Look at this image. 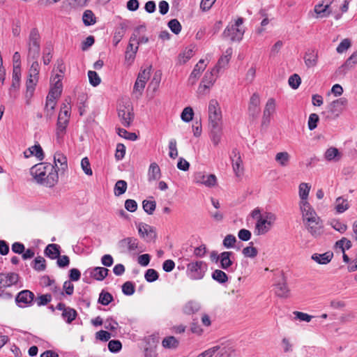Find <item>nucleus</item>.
Instances as JSON below:
<instances>
[{
  "label": "nucleus",
  "instance_id": "obj_1",
  "mask_svg": "<svg viewBox=\"0 0 357 357\" xmlns=\"http://www.w3.org/2000/svg\"><path fill=\"white\" fill-rule=\"evenodd\" d=\"M31 174L37 183L46 187L54 186L59 180L55 167L50 163L41 162L31 169Z\"/></svg>",
  "mask_w": 357,
  "mask_h": 357
},
{
  "label": "nucleus",
  "instance_id": "obj_2",
  "mask_svg": "<svg viewBox=\"0 0 357 357\" xmlns=\"http://www.w3.org/2000/svg\"><path fill=\"white\" fill-rule=\"evenodd\" d=\"M27 49L28 61L38 59L40 53V36L36 28H33L30 31L27 40Z\"/></svg>",
  "mask_w": 357,
  "mask_h": 357
},
{
  "label": "nucleus",
  "instance_id": "obj_3",
  "mask_svg": "<svg viewBox=\"0 0 357 357\" xmlns=\"http://www.w3.org/2000/svg\"><path fill=\"white\" fill-rule=\"evenodd\" d=\"M208 112V128L221 127L222 124V112L216 100L212 99L209 101Z\"/></svg>",
  "mask_w": 357,
  "mask_h": 357
},
{
  "label": "nucleus",
  "instance_id": "obj_4",
  "mask_svg": "<svg viewBox=\"0 0 357 357\" xmlns=\"http://www.w3.org/2000/svg\"><path fill=\"white\" fill-rule=\"evenodd\" d=\"M208 269V265L203 261H195L187 265V275L193 280H202Z\"/></svg>",
  "mask_w": 357,
  "mask_h": 357
},
{
  "label": "nucleus",
  "instance_id": "obj_5",
  "mask_svg": "<svg viewBox=\"0 0 357 357\" xmlns=\"http://www.w3.org/2000/svg\"><path fill=\"white\" fill-rule=\"evenodd\" d=\"M118 245L122 252L132 253L142 252L139 246L138 239L134 237H127L121 239L119 241Z\"/></svg>",
  "mask_w": 357,
  "mask_h": 357
},
{
  "label": "nucleus",
  "instance_id": "obj_6",
  "mask_svg": "<svg viewBox=\"0 0 357 357\" xmlns=\"http://www.w3.org/2000/svg\"><path fill=\"white\" fill-rule=\"evenodd\" d=\"M118 115L122 125L127 128L130 127L134 118L130 105H120L118 109Z\"/></svg>",
  "mask_w": 357,
  "mask_h": 357
},
{
  "label": "nucleus",
  "instance_id": "obj_7",
  "mask_svg": "<svg viewBox=\"0 0 357 357\" xmlns=\"http://www.w3.org/2000/svg\"><path fill=\"white\" fill-rule=\"evenodd\" d=\"M34 294L29 290H22L15 297V302L20 307L30 306L34 299Z\"/></svg>",
  "mask_w": 357,
  "mask_h": 357
},
{
  "label": "nucleus",
  "instance_id": "obj_8",
  "mask_svg": "<svg viewBox=\"0 0 357 357\" xmlns=\"http://www.w3.org/2000/svg\"><path fill=\"white\" fill-rule=\"evenodd\" d=\"M348 100L346 98H340L333 100L328 106V111L335 117H337L346 108Z\"/></svg>",
  "mask_w": 357,
  "mask_h": 357
},
{
  "label": "nucleus",
  "instance_id": "obj_9",
  "mask_svg": "<svg viewBox=\"0 0 357 357\" xmlns=\"http://www.w3.org/2000/svg\"><path fill=\"white\" fill-rule=\"evenodd\" d=\"M138 232L142 238H146L147 242L155 241L157 234L155 229L145 223L140 222L137 225Z\"/></svg>",
  "mask_w": 357,
  "mask_h": 357
},
{
  "label": "nucleus",
  "instance_id": "obj_10",
  "mask_svg": "<svg viewBox=\"0 0 357 357\" xmlns=\"http://www.w3.org/2000/svg\"><path fill=\"white\" fill-rule=\"evenodd\" d=\"M215 349V357H237V354L231 344H221L213 347Z\"/></svg>",
  "mask_w": 357,
  "mask_h": 357
},
{
  "label": "nucleus",
  "instance_id": "obj_11",
  "mask_svg": "<svg viewBox=\"0 0 357 357\" xmlns=\"http://www.w3.org/2000/svg\"><path fill=\"white\" fill-rule=\"evenodd\" d=\"M244 32V30L241 28L227 26L222 33V36L225 38H229L231 42H239L242 40Z\"/></svg>",
  "mask_w": 357,
  "mask_h": 357
},
{
  "label": "nucleus",
  "instance_id": "obj_12",
  "mask_svg": "<svg viewBox=\"0 0 357 357\" xmlns=\"http://www.w3.org/2000/svg\"><path fill=\"white\" fill-rule=\"evenodd\" d=\"M56 308L62 312L61 317L68 324L72 323L77 316V312L75 309L67 307L63 303H58Z\"/></svg>",
  "mask_w": 357,
  "mask_h": 357
},
{
  "label": "nucleus",
  "instance_id": "obj_13",
  "mask_svg": "<svg viewBox=\"0 0 357 357\" xmlns=\"http://www.w3.org/2000/svg\"><path fill=\"white\" fill-rule=\"evenodd\" d=\"M308 231L314 236L317 237L323 233V224L319 218L316 219H310L309 221L304 222Z\"/></svg>",
  "mask_w": 357,
  "mask_h": 357
},
{
  "label": "nucleus",
  "instance_id": "obj_14",
  "mask_svg": "<svg viewBox=\"0 0 357 357\" xmlns=\"http://www.w3.org/2000/svg\"><path fill=\"white\" fill-rule=\"evenodd\" d=\"M151 66L140 71L134 85V90L140 93L143 91L147 80L149 79Z\"/></svg>",
  "mask_w": 357,
  "mask_h": 357
},
{
  "label": "nucleus",
  "instance_id": "obj_15",
  "mask_svg": "<svg viewBox=\"0 0 357 357\" xmlns=\"http://www.w3.org/2000/svg\"><path fill=\"white\" fill-rule=\"evenodd\" d=\"M260 98L257 93H254L250 97L248 105V114L252 119H256L260 113Z\"/></svg>",
  "mask_w": 357,
  "mask_h": 357
},
{
  "label": "nucleus",
  "instance_id": "obj_16",
  "mask_svg": "<svg viewBox=\"0 0 357 357\" xmlns=\"http://www.w3.org/2000/svg\"><path fill=\"white\" fill-rule=\"evenodd\" d=\"M194 181L207 187H212L216 184L217 179L214 174L205 175L202 172H197L195 174Z\"/></svg>",
  "mask_w": 357,
  "mask_h": 357
},
{
  "label": "nucleus",
  "instance_id": "obj_17",
  "mask_svg": "<svg viewBox=\"0 0 357 357\" xmlns=\"http://www.w3.org/2000/svg\"><path fill=\"white\" fill-rule=\"evenodd\" d=\"M232 167L236 176L240 177L243 174V161L239 152L236 149L231 152Z\"/></svg>",
  "mask_w": 357,
  "mask_h": 357
},
{
  "label": "nucleus",
  "instance_id": "obj_18",
  "mask_svg": "<svg viewBox=\"0 0 357 357\" xmlns=\"http://www.w3.org/2000/svg\"><path fill=\"white\" fill-rule=\"evenodd\" d=\"M146 31V26L145 24H141L135 28L133 33L130 37L128 45L126 47L127 51L137 52L139 47L138 45H134V42L137 40V37L142 32Z\"/></svg>",
  "mask_w": 357,
  "mask_h": 357
},
{
  "label": "nucleus",
  "instance_id": "obj_19",
  "mask_svg": "<svg viewBox=\"0 0 357 357\" xmlns=\"http://www.w3.org/2000/svg\"><path fill=\"white\" fill-rule=\"evenodd\" d=\"M19 275L15 273H0V288L8 287L17 284Z\"/></svg>",
  "mask_w": 357,
  "mask_h": 357
},
{
  "label": "nucleus",
  "instance_id": "obj_20",
  "mask_svg": "<svg viewBox=\"0 0 357 357\" xmlns=\"http://www.w3.org/2000/svg\"><path fill=\"white\" fill-rule=\"evenodd\" d=\"M232 48L229 47L226 50L225 54L218 59L217 64L213 68V71L218 74L222 69H225L229 64L232 55Z\"/></svg>",
  "mask_w": 357,
  "mask_h": 357
},
{
  "label": "nucleus",
  "instance_id": "obj_21",
  "mask_svg": "<svg viewBox=\"0 0 357 357\" xmlns=\"http://www.w3.org/2000/svg\"><path fill=\"white\" fill-rule=\"evenodd\" d=\"M300 209L302 212L303 222L309 221L311 218L316 219L319 218L309 202L300 203Z\"/></svg>",
  "mask_w": 357,
  "mask_h": 357
},
{
  "label": "nucleus",
  "instance_id": "obj_22",
  "mask_svg": "<svg viewBox=\"0 0 357 357\" xmlns=\"http://www.w3.org/2000/svg\"><path fill=\"white\" fill-rule=\"evenodd\" d=\"M220 266L224 270H228L234 264V254L230 251L220 253Z\"/></svg>",
  "mask_w": 357,
  "mask_h": 357
},
{
  "label": "nucleus",
  "instance_id": "obj_23",
  "mask_svg": "<svg viewBox=\"0 0 357 357\" xmlns=\"http://www.w3.org/2000/svg\"><path fill=\"white\" fill-rule=\"evenodd\" d=\"M205 68L206 65L204 64V60H199V63L195 65L193 70L192 71L188 79V82L192 85L195 84Z\"/></svg>",
  "mask_w": 357,
  "mask_h": 357
},
{
  "label": "nucleus",
  "instance_id": "obj_24",
  "mask_svg": "<svg viewBox=\"0 0 357 357\" xmlns=\"http://www.w3.org/2000/svg\"><path fill=\"white\" fill-rule=\"evenodd\" d=\"M128 22L127 21H123L119 23L118 27L115 30L113 36V43L114 46H117L119 42L124 36L126 29L128 28Z\"/></svg>",
  "mask_w": 357,
  "mask_h": 357
},
{
  "label": "nucleus",
  "instance_id": "obj_25",
  "mask_svg": "<svg viewBox=\"0 0 357 357\" xmlns=\"http://www.w3.org/2000/svg\"><path fill=\"white\" fill-rule=\"evenodd\" d=\"M271 227L272 225L269 220L259 217L255 225V233L257 235L265 234L271 229Z\"/></svg>",
  "mask_w": 357,
  "mask_h": 357
},
{
  "label": "nucleus",
  "instance_id": "obj_26",
  "mask_svg": "<svg viewBox=\"0 0 357 357\" xmlns=\"http://www.w3.org/2000/svg\"><path fill=\"white\" fill-rule=\"evenodd\" d=\"M305 64L307 68H313L318 62V52L314 50H308L304 56Z\"/></svg>",
  "mask_w": 357,
  "mask_h": 357
},
{
  "label": "nucleus",
  "instance_id": "obj_27",
  "mask_svg": "<svg viewBox=\"0 0 357 357\" xmlns=\"http://www.w3.org/2000/svg\"><path fill=\"white\" fill-rule=\"evenodd\" d=\"M218 74L215 73V71H213V68L211 72H206L203 77L202 82L199 85V89H208L215 82L216 77Z\"/></svg>",
  "mask_w": 357,
  "mask_h": 357
},
{
  "label": "nucleus",
  "instance_id": "obj_28",
  "mask_svg": "<svg viewBox=\"0 0 357 357\" xmlns=\"http://www.w3.org/2000/svg\"><path fill=\"white\" fill-rule=\"evenodd\" d=\"M275 294L281 298H287L289 296L290 290L284 277L282 278L281 281H279L275 284Z\"/></svg>",
  "mask_w": 357,
  "mask_h": 357
},
{
  "label": "nucleus",
  "instance_id": "obj_29",
  "mask_svg": "<svg viewBox=\"0 0 357 357\" xmlns=\"http://www.w3.org/2000/svg\"><path fill=\"white\" fill-rule=\"evenodd\" d=\"M38 81V79L28 77L26 82V90L25 93V98L26 99V104L28 105L29 104L30 100L33 95Z\"/></svg>",
  "mask_w": 357,
  "mask_h": 357
},
{
  "label": "nucleus",
  "instance_id": "obj_30",
  "mask_svg": "<svg viewBox=\"0 0 357 357\" xmlns=\"http://www.w3.org/2000/svg\"><path fill=\"white\" fill-rule=\"evenodd\" d=\"M333 257V253L328 251L323 254L314 253L312 255L311 258L319 264H327L331 261Z\"/></svg>",
  "mask_w": 357,
  "mask_h": 357
},
{
  "label": "nucleus",
  "instance_id": "obj_31",
  "mask_svg": "<svg viewBox=\"0 0 357 357\" xmlns=\"http://www.w3.org/2000/svg\"><path fill=\"white\" fill-rule=\"evenodd\" d=\"M275 100L274 98H269L265 105L263 114L264 122L269 121L271 116L275 112Z\"/></svg>",
  "mask_w": 357,
  "mask_h": 357
},
{
  "label": "nucleus",
  "instance_id": "obj_32",
  "mask_svg": "<svg viewBox=\"0 0 357 357\" xmlns=\"http://www.w3.org/2000/svg\"><path fill=\"white\" fill-rule=\"evenodd\" d=\"M60 246L57 244H49L45 249V255L52 259L58 258L60 255Z\"/></svg>",
  "mask_w": 357,
  "mask_h": 357
},
{
  "label": "nucleus",
  "instance_id": "obj_33",
  "mask_svg": "<svg viewBox=\"0 0 357 357\" xmlns=\"http://www.w3.org/2000/svg\"><path fill=\"white\" fill-rule=\"evenodd\" d=\"M161 172L158 165L156 162H152L148 170V179L149 181H155L160 178Z\"/></svg>",
  "mask_w": 357,
  "mask_h": 357
},
{
  "label": "nucleus",
  "instance_id": "obj_34",
  "mask_svg": "<svg viewBox=\"0 0 357 357\" xmlns=\"http://www.w3.org/2000/svg\"><path fill=\"white\" fill-rule=\"evenodd\" d=\"M326 4L319 3L314 7V12L321 17H327L330 15L331 11L328 10L329 5L331 0H326Z\"/></svg>",
  "mask_w": 357,
  "mask_h": 357
},
{
  "label": "nucleus",
  "instance_id": "obj_35",
  "mask_svg": "<svg viewBox=\"0 0 357 357\" xmlns=\"http://www.w3.org/2000/svg\"><path fill=\"white\" fill-rule=\"evenodd\" d=\"M201 307L198 302L190 301L187 302L183 307V312L185 314H192L197 312Z\"/></svg>",
  "mask_w": 357,
  "mask_h": 357
},
{
  "label": "nucleus",
  "instance_id": "obj_36",
  "mask_svg": "<svg viewBox=\"0 0 357 357\" xmlns=\"http://www.w3.org/2000/svg\"><path fill=\"white\" fill-rule=\"evenodd\" d=\"M209 130L210 138L213 144L215 146L218 145L222 137V126L209 128Z\"/></svg>",
  "mask_w": 357,
  "mask_h": 357
},
{
  "label": "nucleus",
  "instance_id": "obj_37",
  "mask_svg": "<svg viewBox=\"0 0 357 357\" xmlns=\"http://www.w3.org/2000/svg\"><path fill=\"white\" fill-rule=\"evenodd\" d=\"M109 270L104 267H96L92 269L91 274L92 277L98 281L103 280L108 275Z\"/></svg>",
  "mask_w": 357,
  "mask_h": 357
},
{
  "label": "nucleus",
  "instance_id": "obj_38",
  "mask_svg": "<svg viewBox=\"0 0 357 357\" xmlns=\"http://www.w3.org/2000/svg\"><path fill=\"white\" fill-rule=\"evenodd\" d=\"M21 70L17 68L13 70L12 84L10 88V93L13 91H17L20 86Z\"/></svg>",
  "mask_w": 357,
  "mask_h": 357
},
{
  "label": "nucleus",
  "instance_id": "obj_39",
  "mask_svg": "<svg viewBox=\"0 0 357 357\" xmlns=\"http://www.w3.org/2000/svg\"><path fill=\"white\" fill-rule=\"evenodd\" d=\"M179 345V341L174 336H167L162 341V346L168 349H176Z\"/></svg>",
  "mask_w": 357,
  "mask_h": 357
},
{
  "label": "nucleus",
  "instance_id": "obj_40",
  "mask_svg": "<svg viewBox=\"0 0 357 357\" xmlns=\"http://www.w3.org/2000/svg\"><path fill=\"white\" fill-rule=\"evenodd\" d=\"M311 186L306 183H301L299 185V197L301 198L300 203H305L307 202V198Z\"/></svg>",
  "mask_w": 357,
  "mask_h": 357
},
{
  "label": "nucleus",
  "instance_id": "obj_41",
  "mask_svg": "<svg viewBox=\"0 0 357 357\" xmlns=\"http://www.w3.org/2000/svg\"><path fill=\"white\" fill-rule=\"evenodd\" d=\"M290 155L287 151L279 152L275 155V161L282 167H286L289 164Z\"/></svg>",
  "mask_w": 357,
  "mask_h": 357
},
{
  "label": "nucleus",
  "instance_id": "obj_42",
  "mask_svg": "<svg viewBox=\"0 0 357 357\" xmlns=\"http://www.w3.org/2000/svg\"><path fill=\"white\" fill-rule=\"evenodd\" d=\"M82 20L85 26L93 25L96 22V18L91 10H86L84 12Z\"/></svg>",
  "mask_w": 357,
  "mask_h": 357
},
{
  "label": "nucleus",
  "instance_id": "obj_43",
  "mask_svg": "<svg viewBox=\"0 0 357 357\" xmlns=\"http://www.w3.org/2000/svg\"><path fill=\"white\" fill-rule=\"evenodd\" d=\"M324 156L328 161L333 160H338L340 158V153L337 148L331 147L326 151Z\"/></svg>",
  "mask_w": 357,
  "mask_h": 357
},
{
  "label": "nucleus",
  "instance_id": "obj_44",
  "mask_svg": "<svg viewBox=\"0 0 357 357\" xmlns=\"http://www.w3.org/2000/svg\"><path fill=\"white\" fill-rule=\"evenodd\" d=\"M212 278L221 284L225 283L228 280L227 275L223 271L219 269L213 272Z\"/></svg>",
  "mask_w": 357,
  "mask_h": 357
},
{
  "label": "nucleus",
  "instance_id": "obj_45",
  "mask_svg": "<svg viewBox=\"0 0 357 357\" xmlns=\"http://www.w3.org/2000/svg\"><path fill=\"white\" fill-rule=\"evenodd\" d=\"M68 126L61 124V122L56 123V137L58 143H61L63 139V137L66 132V128Z\"/></svg>",
  "mask_w": 357,
  "mask_h": 357
},
{
  "label": "nucleus",
  "instance_id": "obj_46",
  "mask_svg": "<svg viewBox=\"0 0 357 357\" xmlns=\"http://www.w3.org/2000/svg\"><path fill=\"white\" fill-rule=\"evenodd\" d=\"M114 300L112 295L104 290H102L99 294L98 303L102 305H109Z\"/></svg>",
  "mask_w": 357,
  "mask_h": 357
},
{
  "label": "nucleus",
  "instance_id": "obj_47",
  "mask_svg": "<svg viewBox=\"0 0 357 357\" xmlns=\"http://www.w3.org/2000/svg\"><path fill=\"white\" fill-rule=\"evenodd\" d=\"M193 55V48H186L178 55V63L180 64L185 63Z\"/></svg>",
  "mask_w": 357,
  "mask_h": 357
},
{
  "label": "nucleus",
  "instance_id": "obj_48",
  "mask_svg": "<svg viewBox=\"0 0 357 357\" xmlns=\"http://www.w3.org/2000/svg\"><path fill=\"white\" fill-rule=\"evenodd\" d=\"M349 208V204L347 199H343L342 197L337 198L336 199V211L339 213H342L347 210Z\"/></svg>",
  "mask_w": 357,
  "mask_h": 357
},
{
  "label": "nucleus",
  "instance_id": "obj_49",
  "mask_svg": "<svg viewBox=\"0 0 357 357\" xmlns=\"http://www.w3.org/2000/svg\"><path fill=\"white\" fill-rule=\"evenodd\" d=\"M127 190V183L123 180L118 181L114 186V195L120 196L126 192Z\"/></svg>",
  "mask_w": 357,
  "mask_h": 357
},
{
  "label": "nucleus",
  "instance_id": "obj_50",
  "mask_svg": "<svg viewBox=\"0 0 357 357\" xmlns=\"http://www.w3.org/2000/svg\"><path fill=\"white\" fill-rule=\"evenodd\" d=\"M54 162L56 166L57 165V163H59L61 168L63 170L67 168V158L61 153H56L54 154Z\"/></svg>",
  "mask_w": 357,
  "mask_h": 357
},
{
  "label": "nucleus",
  "instance_id": "obj_51",
  "mask_svg": "<svg viewBox=\"0 0 357 357\" xmlns=\"http://www.w3.org/2000/svg\"><path fill=\"white\" fill-rule=\"evenodd\" d=\"M142 207L146 213L152 215L155 210L156 203L155 201L144 200Z\"/></svg>",
  "mask_w": 357,
  "mask_h": 357
},
{
  "label": "nucleus",
  "instance_id": "obj_52",
  "mask_svg": "<svg viewBox=\"0 0 357 357\" xmlns=\"http://www.w3.org/2000/svg\"><path fill=\"white\" fill-rule=\"evenodd\" d=\"M250 244L251 245L243 249L242 253L246 257L255 258L257 255L258 251L256 248L252 246V242H250Z\"/></svg>",
  "mask_w": 357,
  "mask_h": 357
},
{
  "label": "nucleus",
  "instance_id": "obj_53",
  "mask_svg": "<svg viewBox=\"0 0 357 357\" xmlns=\"http://www.w3.org/2000/svg\"><path fill=\"white\" fill-rule=\"evenodd\" d=\"M33 63L31 65V67L29 70V77H33L38 79V75L40 72V66L38 62L36 60H33Z\"/></svg>",
  "mask_w": 357,
  "mask_h": 357
},
{
  "label": "nucleus",
  "instance_id": "obj_54",
  "mask_svg": "<svg viewBox=\"0 0 357 357\" xmlns=\"http://www.w3.org/2000/svg\"><path fill=\"white\" fill-rule=\"evenodd\" d=\"M56 106V101L46 99V105H45V112H46V117L48 119H51L53 114L54 110Z\"/></svg>",
  "mask_w": 357,
  "mask_h": 357
},
{
  "label": "nucleus",
  "instance_id": "obj_55",
  "mask_svg": "<svg viewBox=\"0 0 357 357\" xmlns=\"http://www.w3.org/2000/svg\"><path fill=\"white\" fill-rule=\"evenodd\" d=\"M117 133L120 137L131 141H135L137 138V136L135 132H129L124 128H118Z\"/></svg>",
  "mask_w": 357,
  "mask_h": 357
},
{
  "label": "nucleus",
  "instance_id": "obj_56",
  "mask_svg": "<svg viewBox=\"0 0 357 357\" xmlns=\"http://www.w3.org/2000/svg\"><path fill=\"white\" fill-rule=\"evenodd\" d=\"M168 27L174 34H178L182 29L181 23L177 19H172L168 22Z\"/></svg>",
  "mask_w": 357,
  "mask_h": 357
},
{
  "label": "nucleus",
  "instance_id": "obj_57",
  "mask_svg": "<svg viewBox=\"0 0 357 357\" xmlns=\"http://www.w3.org/2000/svg\"><path fill=\"white\" fill-rule=\"evenodd\" d=\"M89 83L93 86H97L100 84L101 79L96 71L89 70L88 72Z\"/></svg>",
  "mask_w": 357,
  "mask_h": 357
},
{
  "label": "nucleus",
  "instance_id": "obj_58",
  "mask_svg": "<svg viewBox=\"0 0 357 357\" xmlns=\"http://www.w3.org/2000/svg\"><path fill=\"white\" fill-rule=\"evenodd\" d=\"M33 268L38 271H44L46 268L45 259L43 257H37L33 260Z\"/></svg>",
  "mask_w": 357,
  "mask_h": 357
},
{
  "label": "nucleus",
  "instance_id": "obj_59",
  "mask_svg": "<svg viewBox=\"0 0 357 357\" xmlns=\"http://www.w3.org/2000/svg\"><path fill=\"white\" fill-rule=\"evenodd\" d=\"M194 116V112L192 107H187L183 110L181 118L185 122H190L192 120Z\"/></svg>",
  "mask_w": 357,
  "mask_h": 357
},
{
  "label": "nucleus",
  "instance_id": "obj_60",
  "mask_svg": "<svg viewBox=\"0 0 357 357\" xmlns=\"http://www.w3.org/2000/svg\"><path fill=\"white\" fill-rule=\"evenodd\" d=\"M330 225L334 229L340 233H344L347 229V225L337 220H332Z\"/></svg>",
  "mask_w": 357,
  "mask_h": 357
},
{
  "label": "nucleus",
  "instance_id": "obj_61",
  "mask_svg": "<svg viewBox=\"0 0 357 357\" xmlns=\"http://www.w3.org/2000/svg\"><path fill=\"white\" fill-rule=\"evenodd\" d=\"M144 278L147 282H153L158 279L159 275L155 270L149 268L146 271Z\"/></svg>",
  "mask_w": 357,
  "mask_h": 357
},
{
  "label": "nucleus",
  "instance_id": "obj_62",
  "mask_svg": "<svg viewBox=\"0 0 357 357\" xmlns=\"http://www.w3.org/2000/svg\"><path fill=\"white\" fill-rule=\"evenodd\" d=\"M288 83L292 89H296L301 83V79L298 74H294L289 77Z\"/></svg>",
  "mask_w": 357,
  "mask_h": 357
},
{
  "label": "nucleus",
  "instance_id": "obj_63",
  "mask_svg": "<svg viewBox=\"0 0 357 357\" xmlns=\"http://www.w3.org/2000/svg\"><path fill=\"white\" fill-rule=\"evenodd\" d=\"M135 290V284L132 282L127 281L122 285V291L125 295L131 296Z\"/></svg>",
  "mask_w": 357,
  "mask_h": 357
},
{
  "label": "nucleus",
  "instance_id": "obj_64",
  "mask_svg": "<svg viewBox=\"0 0 357 357\" xmlns=\"http://www.w3.org/2000/svg\"><path fill=\"white\" fill-rule=\"evenodd\" d=\"M357 63V51L354 52L342 65V68H351Z\"/></svg>",
  "mask_w": 357,
  "mask_h": 357
}]
</instances>
